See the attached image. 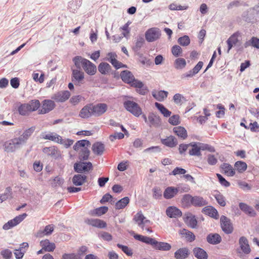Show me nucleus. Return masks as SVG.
<instances>
[{
    "instance_id": "4468645a",
    "label": "nucleus",
    "mask_w": 259,
    "mask_h": 259,
    "mask_svg": "<svg viewBox=\"0 0 259 259\" xmlns=\"http://www.w3.org/2000/svg\"><path fill=\"white\" fill-rule=\"evenodd\" d=\"M161 118L158 115L153 112L149 113L148 124L150 126L158 127L161 125Z\"/></svg>"
},
{
    "instance_id": "dca6fc26",
    "label": "nucleus",
    "mask_w": 259,
    "mask_h": 259,
    "mask_svg": "<svg viewBox=\"0 0 259 259\" xmlns=\"http://www.w3.org/2000/svg\"><path fill=\"white\" fill-rule=\"evenodd\" d=\"M55 107L54 101L50 100H45L43 101L42 105L39 113L41 114H46L52 110Z\"/></svg>"
},
{
    "instance_id": "8fccbe9b",
    "label": "nucleus",
    "mask_w": 259,
    "mask_h": 259,
    "mask_svg": "<svg viewBox=\"0 0 259 259\" xmlns=\"http://www.w3.org/2000/svg\"><path fill=\"white\" fill-rule=\"evenodd\" d=\"M173 101L176 104L181 105L184 102L186 101V99L182 94L178 93L174 96Z\"/></svg>"
},
{
    "instance_id": "680f3d73",
    "label": "nucleus",
    "mask_w": 259,
    "mask_h": 259,
    "mask_svg": "<svg viewBox=\"0 0 259 259\" xmlns=\"http://www.w3.org/2000/svg\"><path fill=\"white\" fill-rule=\"evenodd\" d=\"M178 42L183 46H187L190 42V40L188 36L184 35L178 39Z\"/></svg>"
},
{
    "instance_id": "6e6552de",
    "label": "nucleus",
    "mask_w": 259,
    "mask_h": 259,
    "mask_svg": "<svg viewBox=\"0 0 259 259\" xmlns=\"http://www.w3.org/2000/svg\"><path fill=\"white\" fill-rule=\"evenodd\" d=\"M221 226L223 231L227 234L232 233L233 227L230 219L225 215L221 216L220 218Z\"/></svg>"
},
{
    "instance_id": "f03ea898",
    "label": "nucleus",
    "mask_w": 259,
    "mask_h": 259,
    "mask_svg": "<svg viewBox=\"0 0 259 259\" xmlns=\"http://www.w3.org/2000/svg\"><path fill=\"white\" fill-rule=\"evenodd\" d=\"M91 145L89 141L81 140L77 141L73 146L75 151H79L78 158L80 161H84L89 159L90 154L89 148Z\"/></svg>"
},
{
    "instance_id": "2f4dec72",
    "label": "nucleus",
    "mask_w": 259,
    "mask_h": 259,
    "mask_svg": "<svg viewBox=\"0 0 259 259\" xmlns=\"http://www.w3.org/2000/svg\"><path fill=\"white\" fill-rule=\"evenodd\" d=\"M163 144L170 148L175 147L178 144L177 139L174 136H170L164 139H161Z\"/></svg>"
},
{
    "instance_id": "0eeeda50",
    "label": "nucleus",
    "mask_w": 259,
    "mask_h": 259,
    "mask_svg": "<svg viewBox=\"0 0 259 259\" xmlns=\"http://www.w3.org/2000/svg\"><path fill=\"white\" fill-rule=\"evenodd\" d=\"M72 81L76 85H80L84 82V74L81 69L72 68Z\"/></svg>"
},
{
    "instance_id": "6ab92c4d",
    "label": "nucleus",
    "mask_w": 259,
    "mask_h": 259,
    "mask_svg": "<svg viewBox=\"0 0 259 259\" xmlns=\"http://www.w3.org/2000/svg\"><path fill=\"white\" fill-rule=\"evenodd\" d=\"M40 136L42 139L49 140L57 143H58L59 140H61V136L55 133H42Z\"/></svg>"
},
{
    "instance_id": "ddd939ff",
    "label": "nucleus",
    "mask_w": 259,
    "mask_h": 259,
    "mask_svg": "<svg viewBox=\"0 0 259 259\" xmlns=\"http://www.w3.org/2000/svg\"><path fill=\"white\" fill-rule=\"evenodd\" d=\"M71 94L69 91H64L55 94L52 98L57 102H64L68 100Z\"/></svg>"
},
{
    "instance_id": "a19ab883",
    "label": "nucleus",
    "mask_w": 259,
    "mask_h": 259,
    "mask_svg": "<svg viewBox=\"0 0 259 259\" xmlns=\"http://www.w3.org/2000/svg\"><path fill=\"white\" fill-rule=\"evenodd\" d=\"M207 201L202 197L194 196L192 202V205L195 206L201 207L206 205Z\"/></svg>"
},
{
    "instance_id": "e2e57ef3",
    "label": "nucleus",
    "mask_w": 259,
    "mask_h": 259,
    "mask_svg": "<svg viewBox=\"0 0 259 259\" xmlns=\"http://www.w3.org/2000/svg\"><path fill=\"white\" fill-rule=\"evenodd\" d=\"M84 98L80 95L72 96L70 99V102L73 105L78 104L81 100H83Z\"/></svg>"
},
{
    "instance_id": "f3484780",
    "label": "nucleus",
    "mask_w": 259,
    "mask_h": 259,
    "mask_svg": "<svg viewBox=\"0 0 259 259\" xmlns=\"http://www.w3.org/2000/svg\"><path fill=\"white\" fill-rule=\"evenodd\" d=\"M203 65V63L202 61H199L192 70L186 73L183 74L181 76V78L184 79L193 77L194 75L198 73L199 70L202 68Z\"/></svg>"
},
{
    "instance_id": "6e6d98bb",
    "label": "nucleus",
    "mask_w": 259,
    "mask_h": 259,
    "mask_svg": "<svg viewBox=\"0 0 259 259\" xmlns=\"http://www.w3.org/2000/svg\"><path fill=\"white\" fill-rule=\"evenodd\" d=\"M168 122L172 125H177L181 123L180 116L179 115H174L168 119Z\"/></svg>"
},
{
    "instance_id": "a878e982",
    "label": "nucleus",
    "mask_w": 259,
    "mask_h": 259,
    "mask_svg": "<svg viewBox=\"0 0 259 259\" xmlns=\"http://www.w3.org/2000/svg\"><path fill=\"white\" fill-rule=\"evenodd\" d=\"M35 129V126H31L24 131L23 134L19 137V138L21 140L23 144L27 142L28 138L32 135L33 133L34 132Z\"/></svg>"
},
{
    "instance_id": "cd10ccee",
    "label": "nucleus",
    "mask_w": 259,
    "mask_h": 259,
    "mask_svg": "<svg viewBox=\"0 0 259 259\" xmlns=\"http://www.w3.org/2000/svg\"><path fill=\"white\" fill-rule=\"evenodd\" d=\"M207 241L211 244H218L222 241L220 235L217 233L209 234L206 237Z\"/></svg>"
},
{
    "instance_id": "864d4df0",
    "label": "nucleus",
    "mask_w": 259,
    "mask_h": 259,
    "mask_svg": "<svg viewBox=\"0 0 259 259\" xmlns=\"http://www.w3.org/2000/svg\"><path fill=\"white\" fill-rule=\"evenodd\" d=\"M27 104L30 111L36 110L40 106L39 101L37 100H32Z\"/></svg>"
},
{
    "instance_id": "412c9836",
    "label": "nucleus",
    "mask_w": 259,
    "mask_h": 259,
    "mask_svg": "<svg viewBox=\"0 0 259 259\" xmlns=\"http://www.w3.org/2000/svg\"><path fill=\"white\" fill-rule=\"evenodd\" d=\"M222 172L228 177H233L235 175V170L231 165L227 163H223L221 165Z\"/></svg>"
},
{
    "instance_id": "c03bdc74",
    "label": "nucleus",
    "mask_w": 259,
    "mask_h": 259,
    "mask_svg": "<svg viewBox=\"0 0 259 259\" xmlns=\"http://www.w3.org/2000/svg\"><path fill=\"white\" fill-rule=\"evenodd\" d=\"M247 164L242 161H237L234 164L235 169L239 173H242L245 171L247 169Z\"/></svg>"
},
{
    "instance_id": "9b49d317",
    "label": "nucleus",
    "mask_w": 259,
    "mask_h": 259,
    "mask_svg": "<svg viewBox=\"0 0 259 259\" xmlns=\"http://www.w3.org/2000/svg\"><path fill=\"white\" fill-rule=\"evenodd\" d=\"M92 164L91 162H79L74 164V169L78 173L89 172L92 169Z\"/></svg>"
},
{
    "instance_id": "09e8293b",
    "label": "nucleus",
    "mask_w": 259,
    "mask_h": 259,
    "mask_svg": "<svg viewBox=\"0 0 259 259\" xmlns=\"http://www.w3.org/2000/svg\"><path fill=\"white\" fill-rule=\"evenodd\" d=\"M203 211L212 217L217 218L218 216V211L212 207L207 206L203 208Z\"/></svg>"
},
{
    "instance_id": "3c124183",
    "label": "nucleus",
    "mask_w": 259,
    "mask_h": 259,
    "mask_svg": "<svg viewBox=\"0 0 259 259\" xmlns=\"http://www.w3.org/2000/svg\"><path fill=\"white\" fill-rule=\"evenodd\" d=\"M186 65V60L184 58H179L175 61V67L177 69L184 68Z\"/></svg>"
},
{
    "instance_id": "a211bd4d",
    "label": "nucleus",
    "mask_w": 259,
    "mask_h": 259,
    "mask_svg": "<svg viewBox=\"0 0 259 259\" xmlns=\"http://www.w3.org/2000/svg\"><path fill=\"white\" fill-rule=\"evenodd\" d=\"M134 220L138 224V225L143 230H144L145 225L146 224L150 223V221L146 219L145 217L141 212H138L135 215Z\"/></svg>"
},
{
    "instance_id": "20e7f679",
    "label": "nucleus",
    "mask_w": 259,
    "mask_h": 259,
    "mask_svg": "<svg viewBox=\"0 0 259 259\" xmlns=\"http://www.w3.org/2000/svg\"><path fill=\"white\" fill-rule=\"evenodd\" d=\"M123 105L127 111L136 117H139L142 113V109L139 105L133 101H126L124 102Z\"/></svg>"
},
{
    "instance_id": "5701e85b",
    "label": "nucleus",
    "mask_w": 259,
    "mask_h": 259,
    "mask_svg": "<svg viewBox=\"0 0 259 259\" xmlns=\"http://www.w3.org/2000/svg\"><path fill=\"white\" fill-rule=\"evenodd\" d=\"M40 245L45 251H53L56 248L54 243L51 242L48 239L41 240L40 242Z\"/></svg>"
},
{
    "instance_id": "72a5a7b5",
    "label": "nucleus",
    "mask_w": 259,
    "mask_h": 259,
    "mask_svg": "<svg viewBox=\"0 0 259 259\" xmlns=\"http://www.w3.org/2000/svg\"><path fill=\"white\" fill-rule=\"evenodd\" d=\"M87 178L84 175H75L72 178V183L75 186H81L85 183Z\"/></svg>"
},
{
    "instance_id": "58836bf2",
    "label": "nucleus",
    "mask_w": 259,
    "mask_h": 259,
    "mask_svg": "<svg viewBox=\"0 0 259 259\" xmlns=\"http://www.w3.org/2000/svg\"><path fill=\"white\" fill-rule=\"evenodd\" d=\"M174 132L180 138L184 140L187 137V132L186 129L182 126H176L173 128Z\"/></svg>"
},
{
    "instance_id": "39448f33",
    "label": "nucleus",
    "mask_w": 259,
    "mask_h": 259,
    "mask_svg": "<svg viewBox=\"0 0 259 259\" xmlns=\"http://www.w3.org/2000/svg\"><path fill=\"white\" fill-rule=\"evenodd\" d=\"M23 143L18 138H15L9 141L6 142L4 144L5 151L7 152H13L19 148Z\"/></svg>"
},
{
    "instance_id": "7ed1b4c3",
    "label": "nucleus",
    "mask_w": 259,
    "mask_h": 259,
    "mask_svg": "<svg viewBox=\"0 0 259 259\" xmlns=\"http://www.w3.org/2000/svg\"><path fill=\"white\" fill-rule=\"evenodd\" d=\"M122 80L125 83L130 84L132 87L141 89L144 84L140 80L136 79L131 72L128 70H124L120 73Z\"/></svg>"
},
{
    "instance_id": "e433bc0d",
    "label": "nucleus",
    "mask_w": 259,
    "mask_h": 259,
    "mask_svg": "<svg viewBox=\"0 0 259 259\" xmlns=\"http://www.w3.org/2000/svg\"><path fill=\"white\" fill-rule=\"evenodd\" d=\"M179 234L185 237L187 240L190 242H192L195 239V235L191 231L183 229L179 231Z\"/></svg>"
},
{
    "instance_id": "13d9d810",
    "label": "nucleus",
    "mask_w": 259,
    "mask_h": 259,
    "mask_svg": "<svg viewBox=\"0 0 259 259\" xmlns=\"http://www.w3.org/2000/svg\"><path fill=\"white\" fill-rule=\"evenodd\" d=\"M206 160L208 164L210 165H214L218 162L217 157L211 154H209L207 155Z\"/></svg>"
},
{
    "instance_id": "603ef678",
    "label": "nucleus",
    "mask_w": 259,
    "mask_h": 259,
    "mask_svg": "<svg viewBox=\"0 0 259 259\" xmlns=\"http://www.w3.org/2000/svg\"><path fill=\"white\" fill-rule=\"evenodd\" d=\"M198 146H199L200 150H207L210 152H215V149L213 147L206 144L202 143H197Z\"/></svg>"
},
{
    "instance_id": "ea45409f",
    "label": "nucleus",
    "mask_w": 259,
    "mask_h": 259,
    "mask_svg": "<svg viewBox=\"0 0 259 259\" xmlns=\"http://www.w3.org/2000/svg\"><path fill=\"white\" fill-rule=\"evenodd\" d=\"M190 146L192 147V149L189 150V153L192 156H199L201 155L200 150L199 146H198L197 143L192 142L190 143Z\"/></svg>"
},
{
    "instance_id": "f8f14e48",
    "label": "nucleus",
    "mask_w": 259,
    "mask_h": 259,
    "mask_svg": "<svg viewBox=\"0 0 259 259\" xmlns=\"http://www.w3.org/2000/svg\"><path fill=\"white\" fill-rule=\"evenodd\" d=\"M108 106L105 103H98L94 105L92 104V110L93 116H100L106 112Z\"/></svg>"
},
{
    "instance_id": "bb28decb",
    "label": "nucleus",
    "mask_w": 259,
    "mask_h": 259,
    "mask_svg": "<svg viewBox=\"0 0 259 259\" xmlns=\"http://www.w3.org/2000/svg\"><path fill=\"white\" fill-rule=\"evenodd\" d=\"M185 223L191 228H196L197 226V221L195 217L192 214H188L184 219Z\"/></svg>"
},
{
    "instance_id": "b1692460",
    "label": "nucleus",
    "mask_w": 259,
    "mask_h": 259,
    "mask_svg": "<svg viewBox=\"0 0 259 259\" xmlns=\"http://www.w3.org/2000/svg\"><path fill=\"white\" fill-rule=\"evenodd\" d=\"M179 188L168 187L164 191L163 196L165 199H171L179 192Z\"/></svg>"
},
{
    "instance_id": "de8ad7c7",
    "label": "nucleus",
    "mask_w": 259,
    "mask_h": 259,
    "mask_svg": "<svg viewBox=\"0 0 259 259\" xmlns=\"http://www.w3.org/2000/svg\"><path fill=\"white\" fill-rule=\"evenodd\" d=\"M12 190L11 187H9L6 188L5 193L2 194H0V203L7 200L10 198H12Z\"/></svg>"
},
{
    "instance_id": "4be33fe9",
    "label": "nucleus",
    "mask_w": 259,
    "mask_h": 259,
    "mask_svg": "<svg viewBox=\"0 0 259 259\" xmlns=\"http://www.w3.org/2000/svg\"><path fill=\"white\" fill-rule=\"evenodd\" d=\"M85 222L88 225L99 228H104L106 227L107 225L106 223L104 221L99 219H88L87 220L85 221Z\"/></svg>"
},
{
    "instance_id": "4c0bfd02",
    "label": "nucleus",
    "mask_w": 259,
    "mask_h": 259,
    "mask_svg": "<svg viewBox=\"0 0 259 259\" xmlns=\"http://www.w3.org/2000/svg\"><path fill=\"white\" fill-rule=\"evenodd\" d=\"M54 230V226L53 225H49L45 227L43 231H39L37 232L36 236L38 237H42L44 235H49L52 234Z\"/></svg>"
},
{
    "instance_id": "9d476101",
    "label": "nucleus",
    "mask_w": 259,
    "mask_h": 259,
    "mask_svg": "<svg viewBox=\"0 0 259 259\" xmlns=\"http://www.w3.org/2000/svg\"><path fill=\"white\" fill-rule=\"evenodd\" d=\"M160 35V31L158 28H152L146 32L145 38L148 42H152L158 39Z\"/></svg>"
},
{
    "instance_id": "f257e3e1",
    "label": "nucleus",
    "mask_w": 259,
    "mask_h": 259,
    "mask_svg": "<svg viewBox=\"0 0 259 259\" xmlns=\"http://www.w3.org/2000/svg\"><path fill=\"white\" fill-rule=\"evenodd\" d=\"M73 61L77 68L82 67L84 71L89 75H94L97 72L96 65L89 60L81 56H76L73 59Z\"/></svg>"
},
{
    "instance_id": "79ce46f5",
    "label": "nucleus",
    "mask_w": 259,
    "mask_h": 259,
    "mask_svg": "<svg viewBox=\"0 0 259 259\" xmlns=\"http://www.w3.org/2000/svg\"><path fill=\"white\" fill-rule=\"evenodd\" d=\"M155 106L164 117H168L170 116L171 112L166 108L162 104L156 102L155 103Z\"/></svg>"
},
{
    "instance_id": "7c9ffc66",
    "label": "nucleus",
    "mask_w": 259,
    "mask_h": 259,
    "mask_svg": "<svg viewBox=\"0 0 259 259\" xmlns=\"http://www.w3.org/2000/svg\"><path fill=\"white\" fill-rule=\"evenodd\" d=\"M152 95L156 100L162 102L167 98L168 92L164 91H153L152 92Z\"/></svg>"
},
{
    "instance_id": "473e14b6",
    "label": "nucleus",
    "mask_w": 259,
    "mask_h": 259,
    "mask_svg": "<svg viewBox=\"0 0 259 259\" xmlns=\"http://www.w3.org/2000/svg\"><path fill=\"white\" fill-rule=\"evenodd\" d=\"M154 248L161 251H168L171 248V246L167 242H158L156 240Z\"/></svg>"
},
{
    "instance_id": "0e129e2a",
    "label": "nucleus",
    "mask_w": 259,
    "mask_h": 259,
    "mask_svg": "<svg viewBox=\"0 0 259 259\" xmlns=\"http://www.w3.org/2000/svg\"><path fill=\"white\" fill-rule=\"evenodd\" d=\"M217 177L219 179V182L222 186L225 187H228L230 186V183L228 182L221 175L217 174Z\"/></svg>"
},
{
    "instance_id": "774afa93",
    "label": "nucleus",
    "mask_w": 259,
    "mask_h": 259,
    "mask_svg": "<svg viewBox=\"0 0 259 259\" xmlns=\"http://www.w3.org/2000/svg\"><path fill=\"white\" fill-rule=\"evenodd\" d=\"M240 35V33L239 32H236L233 34L228 39L234 45H236L239 41L238 37Z\"/></svg>"
},
{
    "instance_id": "338daca9",
    "label": "nucleus",
    "mask_w": 259,
    "mask_h": 259,
    "mask_svg": "<svg viewBox=\"0 0 259 259\" xmlns=\"http://www.w3.org/2000/svg\"><path fill=\"white\" fill-rule=\"evenodd\" d=\"M62 259H82L81 256L75 253H64Z\"/></svg>"
},
{
    "instance_id": "5fc2aeb1",
    "label": "nucleus",
    "mask_w": 259,
    "mask_h": 259,
    "mask_svg": "<svg viewBox=\"0 0 259 259\" xmlns=\"http://www.w3.org/2000/svg\"><path fill=\"white\" fill-rule=\"evenodd\" d=\"M214 197L217 202L221 206H225L226 204L225 197L220 193H218L214 195Z\"/></svg>"
},
{
    "instance_id": "393cba45",
    "label": "nucleus",
    "mask_w": 259,
    "mask_h": 259,
    "mask_svg": "<svg viewBox=\"0 0 259 259\" xmlns=\"http://www.w3.org/2000/svg\"><path fill=\"white\" fill-rule=\"evenodd\" d=\"M166 213L167 216L169 218H177L182 215L181 211L175 206H169L166 210Z\"/></svg>"
},
{
    "instance_id": "69168bd1",
    "label": "nucleus",
    "mask_w": 259,
    "mask_h": 259,
    "mask_svg": "<svg viewBox=\"0 0 259 259\" xmlns=\"http://www.w3.org/2000/svg\"><path fill=\"white\" fill-rule=\"evenodd\" d=\"M171 52L174 56L175 57H178L181 55L182 53V50L179 46L175 45L172 47Z\"/></svg>"
},
{
    "instance_id": "aec40b11",
    "label": "nucleus",
    "mask_w": 259,
    "mask_h": 259,
    "mask_svg": "<svg viewBox=\"0 0 259 259\" xmlns=\"http://www.w3.org/2000/svg\"><path fill=\"white\" fill-rule=\"evenodd\" d=\"M240 209L246 214L250 217H254L256 216V213L254 209L246 203L240 202L239 204Z\"/></svg>"
},
{
    "instance_id": "37998d69",
    "label": "nucleus",
    "mask_w": 259,
    "mask_h": 259,
    "mask_svg": "<svg viewBox=\"0 0 259 259\" xmlns=\"http://www.w3.org/2000/svg\"><path fill=\"white\" fill-rule=\"evenodd\" d=\"M245 48L252 46L257 49H259V39L256 37L253 36L248 41H246L244 44Z\"/></svg>"
},
{
    "instance_id": "423d86ee",
    "label": "nucleus",
    "mask_w": 259,
    "mask_h": 259,
    "mask_svg": "<svg viewBox=\"0 0 259 259\" xmlns=\"http://www.w3.org/2000/svg\"><path fill=\"white\" fill-rule=\"evenodd\" d=\"M239 248L236 249L237 253L241 256L242 253L248 254L251 252L249 242L246 237L242 236L240 237L238 241Z\"/></svg>"
},
{
    "instance_id": "2eb2a0df",
    "label": "nucleus",
    "mask_w": 259,
    "mask_h": 259,
    "mask_svg": "<svg viewBox=\"0 0 259 259\" xmlns=\"http://www.w3.org/2000/svg\"><path fill=\"white\" fill-rule=\"evenodd\" d=\"M92 116H93L92 104H89L84 106L79 113V116L82 118H88Z\"/></svg>"
},
{
    "instance_id": "c85d7f7f",
    "label": "nucleus",
    "mask_w": 259,
    "mask_h": 259,
    "mask_svg": "<svg viewBox=\"0 0 259 259\" xmlns=\"http://www.w3.org/2000/svg\"><path fill=\"white\" fill-rule=\"evenodd\" d=\"M193 254L198 259H207L208 255L206 252L200 247H195L193 249Z\"/></svg>"
},
{
    "instance_id": "bf43d9fd",
    "label": "nucleus",
    "mask_w": 259,
    "mask_h": 259,
    "mask_svg": "<svg viewBox=\"0 0 259 259\" xmlns=\"http://www.w3.org/2000/svg\"><path fill=\"white\" fill-rule=\"evenodd\" d=\"M193 197L190 194H185L182 198V202L186 205H192Z\"/></svg>"
},
{
    "instance_id": "c756f323",
    "label": "nucleus",
    "mask_w": 259,
    "mask_h": 259,
    "mask_svg": "<svg viewBox=\"0 0 259 259\" xmlns=\"http://www.w3.org/2000/svg\"><path fill=\"white\" fill-rule=\"evenodd\" d=\"M92 149L95 154L101 155L104 152L105 146L102 143L98 142L93 144Z\"/></svg>"
},
{
    "instance_id": "4d7b16f0",
    "label": "nucleus",
    "mask_w": 259,
    "mask_h": 259,
    "mask_svg": "<svg viewBox=\"0 0 259 259\" xmlns=\"http://www.w3.org/2000/svg\"><path fill=\"white\" fill-rule=\"evenodd\" d=\"M145 42L144 39L142 36H139L137 38L135 46L133 49L135 51H138L142 47Z\"/></svg>"
},
{
    "instance_id": "c9c22d12",
    "label": "nucleus",
    "mask_w": 259,
    "mask_h": 259,
    "mask_svg": "<svg viewBox=\"0 0 259 259\" xmlns=\"http://www.w3.org/2000/svg\"><path fill=\"white\" fill-rule=\"evenodd\" d=\"M44 153L54 157L55 158H58L60 154L54 147H45L42 149Z\"/></svg>"
},
{
    "instance_id": "052dcab7",
    "label": "nucleus",
    "mask_w": 259,
    "mask_h": 259,
    "mask_svg": "<svg viewBox=\"0 0 259 259\" xmlns=\"http://www.w3.org/2000/svg\"><path fill=\"white\" fill-rule=\"evenodd\" d=\"M19 113L22 115H26L30 110L27 104H24L19 106L18 108Z\"/></svg>"
},
{
    "instance_id": "a18cd8bd",
    "label": "nucleus",
    "mask_w": 259,
    "mask_h": 259,
    "mask_svg": "<svg viewBox=\"0 0 259 259\" xmlns=\"http://www.w3.org/2000/svg\"><path fill=\"white\" fill-rule=\"evenodd\" d=\"M130 202V199L128 197H125L119 201L115 204V208L120 209L124 208Z\"/></svg>"
},
{
    "instance_id": "1a4fd4ad",
    "label": "nucleus",
    "mask_w": 259,
    "mask_h": 259,
    "mask_svg": "<svg viewBox=\"0 0 259 259\" xmlns=\"http://www.w3.org/2000/svg\"><path fill=\"white\" fill-rule=\"evenodd\" d=\"M27 214L26 213H24L22 214L19 215L16 217L14 219L10 220L7 223H6L3 227L4 230H9L19 223H20L24 219L27 217Z\"/></svg>"
},
{
    "instance_id": "f704fd0d",
    "label": "nucleus",
    "mask_w": 259,
    "mask_h": 259,
    "mask_svg": "<svg viewBox=\"0 0 259 259\" xmlns=\"http://www.w3.org/2000/svg\"><path fill=\"white\" fill-rule=\"evenodd\" d=\"M189 250L187 248H181L175 252V257L177 259H185L187 257Z\"/></svg>"
},
{
    "instance_id": "49530a36",
    "label": "nucleus",
    "mask_w": 259,
    "mask_h": 259,
    "mask_svg": "<svg viewBox=\"0 0 259 259\" xmlns=\"http://www.w3.org/2000/svg\"><path fill=\"white\" fill-rule=\"evenodd\" d=\"M110 69V65L106 62H102L98 66V70L102 74H106Z\"/></svg>"
}]
</instances>
